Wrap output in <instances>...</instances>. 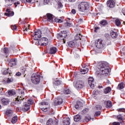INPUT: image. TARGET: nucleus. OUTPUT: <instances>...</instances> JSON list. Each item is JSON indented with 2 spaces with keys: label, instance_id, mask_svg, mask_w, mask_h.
Returning <instances> with one entry per match:
<instances>
[{
  "label": "nucleus",
  "instance_id": "a211bd4d",
  "mask_svg": "<svg viewBox=\"0 0 125 125\" xmlns=\"http://www.w3.org/2000/svg\"><path fill=\"white\" fill-rule=\"evenodd\" d=\"M53 84L54 86H57L58 85H60L61 84V81L56 79L53 81Z\"/></svg>",
  "mask_w": 125,
  "mask_h": 125
},
{
  "label": "nucleus",
  "instance_id": "bf43d9fd",
  "mask_svg": "<svg viewBox=\"0 0 125 125\" xmlns=\"http://www.w3.org/2000/svg\"><path fill=\"white\" fill-rule=\"evenodd\" d=\"M30 24H28V27H27V26H26L25 27V29H24V31H28V30H30Z\"/></svg>",
  "mask_w": 125,
  "mask_h": 125
},
{
  "label": "nucleus",
  "instance_id": "bb28decb",
  "mask_svg": "<svg viewBox=\"0 0 125 125\" xmlns=\"http://www.w3.org/2000/svg\"><path fill=\"white\" fill-rule=\"evenodd\" d=\"M111 90H112L111 87H107L104 89V93L105 94H107V93H109V92H110Z\"/></svg>",
  "mask_w": 125,
  "mask_h": 125
},
{
  "label": "nucleus",
  "instance_id": "a18cd8bd",
  "mask_svg": "<svg viewBox=\"0 0 125 125\" xmlns=\"http://www.w3.org/2000/svg\"><path fill=\"white\" fill-rule=\"evenodd\" d=\"M3 52L5 54H8V53H9V51L8 50V48H4Z\"/></svg>",
  "mask_w": 125,
  "mask_h": 125
},
{
  "label": "nucleus",
  "instance_id": "dca6fc26",
  "mask_svg": "<svg viewBox=\"0 0 125 125\" xmlns=\"http://www.w3.org/2000/svg\"><path fill=\"white\" fill-rule=\"evenodd\" d=\"M82 107H83V103L81 102L80 101H79L77 102V104L75 105V108L77 110H80V109H81Z\"/></svg>",
  "mask_w": 125,
  "mask_h": 125
},
{
  "label": "nucleus",
  "instance_id": "393cba45",
  "mask_svg": "<svg viewBox=\"0 0 125 125\" xmlns=\"http://www.w3.org/2000/svg\"><path fill=\"white\" fill-rule=\"evenodd\" d=\"M9 64L12 67V66H15L16 65V60L15 59L11 60Z\"/></svg>",
  "mask_w": 125,
  "mask_h": 125
},
{
  "label": "nucleus",
  "instance_id": "a19ab883",
  "mask_svg": "<svg viewBox=\"0 0 125 125\" xmlns=\"http://www.w3.org/2000/svg\"><path fill=\"white\" fill-rule=\"evenodd\" d=\"M124 88V83H121L118 84V89H123Z\"/></svg>",
  "mask_w": 125,
  "mask_h": 125
},
{
  "label": "nucleus",
  "instance_id": "2eb2a0df",
  "mask_svg": "<svg viewBox=\"0 0 125 125\" xmlns=\"http://www.w3.org/2000/svg\"><path fill=\"white\" fill-rule=\"evenodd\" d=\"M29 110H30V105H28L27 103H24L22 107V110L24 111V112H27V111Z\"/></svg>",
  "mask_w": 125,
  "mask_h": 125
},
{
  "label": "nucleus",
  "instance_id": "72a5a7b5",
  "mask_svg": "<svg viewBox=\"0 0 125 125\" xmlns=\"http://www.w3.org/2000/svg\"><path fill=\"white\" fill-rule=\"evenodd\" d=\"M82 36L81 35V34H77L75 36V40L74 41H79V40H82Z\"/></svg>",
  "mask_w": 125,
  "mask_h": 125
},
{
  "label": "nucleus",
  "instance_id": "774afa93",
  "mask_svg": "<svg viewBox=\"0 0 125 125\" xmlns=\"http://www.w3.org/2000/svg\"><path fill=\"white\" fill-rule=\"evenodd\" d=\"M122 13L124 14V15H125V8L123 9Z\"/></svg>",
  "mask_w": 125,
  "mask_h": 125
},
{
  "label": "nucleus",
  "instance_id": "49530a36",
  "mask_svg": "<svg viewBox=\"0 0 125 125\" xmlns=\"http://www.w3.org/2000/svg\"><path fill=\"white\" fill-rule=\"evenodd\" d=\"M95 108L97 110H101V109H102V106L100 105H97L95 106Z\"/></svg>",
  "mask_w": 125,
  "mask_h": 125
},
{
  "label": "nucleus",
  "instance_id": "a878e982",
  "mask_svg": "<svg viewBox=\"0 0 125 125\" xmlns=\"http://www.w3.org/2000/svg\"><path fill=\"white\" fill-rule=\"evenodd\" d=\"M110 36H111V38H112L113 39H116V38H117V37H118V33H117V32H115L114 31H111L110 32Z\"/></svg>",
  "mask_w": 125,
  "mask_h": 125
},
{
  "label": "nucleus",
  "instance_id": "f257e3e1",
  "mask_svg": "<svg viewBox=\"0 0 125 125\" xmlns=\"http://www.w3.org/2000/svg\"><path fill=\"white\" fill-rule=\"evenodd\" d=\"M98 70L96 71L97 75L108 76L109 74V67L106 66V62H101L98 65Z\"/></svg>",
  "mask_w": 125,
  "mask_h": 125
},
{
  "label": "nucleus",
  "instance_id": "58836bf2",
  "mask_svg": "<svg viewBox=\"0 0 125 125\" xmlns=\"http://www.w3.org/2000/svg\"><path fill=\"white\" fill-rule=\"evenodd\" d=\"M12 82H13V78H12V76H9V78L7 80V83H12Z\"/></svg>",
  "mask_w": 125,
  "mask_h": 125
},
{
  "label": "nucleus",
  "instance_id": "c9c22d12",
  "mask_svg": "<svg viewBox=\"0 0 125 125\" xmlns=\"http://www.w3.org/2000/svg\"><path fill=\"white\" fill-rule=\"evenodd\" d=\"M53 124V120L49 119L46 122V125H52Z\"/></svg>",
  "mask_w": 125,
  "mask_h": 125
},
{
  "label": "nucleus",
  "instance_id": "338daca9",
  "mask_svg": "<svg viewBox=\"0 0 125 125\" xmlns=\"http://www.w3.org/2000/svg\"><path fill=\"white\" fill-rule=\"evenodd\" d=\"M16 75L18 77H20V76H21V73L18 72L16 74Z\"/></svg>",
  "mask_w": 125,
  "mask_h": 125
},
{
  "label": "nucleus",
  "instance_id": "e433bc0d",
  "mask_svg": "<svg viewBox=\"0 0 125 125\" xmlns=\"http://www.w3.org/2000/svg\"><path fill=\"white\" fill-rule=\"evenodd\" d=\"M18 119L17 116H14L13 117L12 119V124H15L17 122Z\"/></svg>",
  "mask_w": 125,
  "mask_h": 125
},
{
  "label": "nucleus",
  "instance_id": "de8ad7c7",
  "mask_svg": "<svg viewBox=\"0 0 125 125\" xmlns=\"http://www.w3.org/2000/svg\"><path fill=\"white\" fill-rule=\"evenodd\" d=\"M88 112V109L85 108L82 111V114L83 115L84 114H86Z\"/></svg>",
  "mask_w": 125,
  "mask_h": 125
},
{
  "label": "nucleus",
  "instance_id": "5701e85b",
  "mask_svg": "<svg viewBox=\"0 0 125 125\" xmlns=\"http://www.w3.org/2000/svg\"><path fill=\"white\" fill-rule=\"evenodd\" d=\"M80 72L81 74H82V75H84L86 74L87 72H88V69H87V68L84 67L83 69H81Z\"/></svg>",
  "mask_w": 125,
  "mask_h": 125
},
{
  "label": "nucleus",
  "instance_id": "2f4dec72",
  "mask_svg": "<svg viewBox=\"0 0 125 125\" xmlns=\"http://www.w3.org/2000/svg\"><path fill=\"white\" fill-rule=\"evenodd\" d=\"M34 40L33 43H35L36 45H41V42H40V40H38L39 39H35V38H34Z\"/></svg>",
  "mask_w": 125,
  "mask_h": 125
},
{
  "label": "nucleus",
  "instance_id": "f3484780",
  "mask_svg": "<svg viewBox=\"0 0 125 125\" xmlns=\"http://www.w3.org/2000/svg\"><path fill=\"white\" fill-rule=\"evenodd\" d=\"M42 34H44V35H47L48 33H50V31L47 28H42V30L41 31Z\"/></svg>",
  "mask_w": 125,
  "mask_h": 125
},
{
  "label": "nucleus",
  "instance_id": "b1692460",
  "mask_svg": "<svg viewBox=\"0 0 125 125\" xmlns=\"http://www.w3.org/2000/svg\"><path fill=\"white\" fill-rule=\"evenodd\" d=\"M57 51V49L56 47H52L50 48V54H55V53H56V52Z\"/></svg>",
  "mask_w": 125,
  "mask_h": 125
},
{
  "label": "nucleus",
  "instance_id": "6e6d98bb",
  "mask_svg": "<svg viewBox=\"0 0 125 125\" xmlns=\"http://www.w3.org/2000/svg\"><path fill=\"white\" fill-rule=\"evenodd\" d=\"M47 107H42L41 108L42 111H43V112H46V111H47Z\"/></svg>",
  "mask_w": 125,
  "mask_h": 125
},
{
  "label": "nucleus",
  "instance_id": "09e8293b",
  "mask_svg": "<svg viewBox=\"0 0 125 125\" xmlns=\"http://www.w3.org/2000/svg\"><path fill=\"white\" fill-rule=\"evenodd\" d=\"M91 119V118L90 117H86L84 119L85 122H89V121Z\"/></svg>",
  "mask_w": 125,
  "mask_h": 125
},
{
  "label": "nucleus",
  "instance_id": "e2e57ef3",
  "mask_svg": "<svg viewBox=\"0 0 125 125\" xmlns=\"http://www.w3.org/2000/svg\"><path fill=\"white\" fill-rule=\"evenodd\" d=\"M112 125H120V123L114 122L113 123H112Z\"/></svg>",
  "mask_w": 125,
  "mask_h": 125
},
{
  "label": "nucleus",
  "instance_id": "79ce46f5",
  "mask_svg": "<svg viewBox=\"0 0 125 125\" xmlns=\"http://www.w3.org/2000/svg\"><path fill=\"white\" fill-rule=\"evenodd\" d=\"M115 23L116 26H118V27H119V26H120V25H121V21H120V20L117 19L115 20Z\"/></svg>",
  "mask_w": 125,
  "mask_h": 125
},
{
  "label": "nucleus",
  "instance_id": "cd10ccee",
  "mask_svg": "<svg viewBox=\"0 0 125 125\" xmlns=\"http://www.w3.org/2000/svg\"><path fill=\"white\" fill-rule=\"evenodd\" d=\"M71 54H73L75 57H78V56H79L78 54V50L75 49H73L71 50Z\"/></svg>",
  "mask_w": 125,
  "mask_h": 125
},
{
  "label": "nucleus",
  "instance_id": "7c9ffc66",
  "mask_svg": "<svg viewBox=\"0 0 125 125\" xmlns=\"http://www.w3.org/2000/svg\"><path fill=\"white\" fill-rule=\"evenodd\" d=\"M1 102L3 105H7L9 102L7 100V99L3 98L1 100Z\"/></svg>",
  "mask_w": 125,
  "mask_h": 125
},
{
  "label": "nucleus",
  "instance_id": "9d476101",
  "mask_svg": "<svg viewBox=\"0 0 125 125\" xmlns=\"http://www.w3.org/2000/svg\"><path fill=\"white\" fill-rule=\"evenodd\" d=\"M47 39L45 37H43L40 40V44L42 46H45V45H47Z\"/></svg>",
  "mask_w": 125,
  "mask_h": 125
},
{
  "label": "nucleus",
  "instance_id": "680f3d73",
  "mask_svg": "<svg viewBox=\"0 0 125 125\" xmlns=\"http://www.w3.org/2000/svg\"><path fill=\"white\" fill-rule=\"evenodd\" d=\"M49 3V0H44V4H47V3Z\"/></svg>",
  "mask_w": 125,
  "mask_h": 125
},
{
  "label": "nucleus",
  "instance_id": "412c9836",
  "mask_svg": "<svg viewBox=\"0 0 125 125\" xmlns=\"http://www.w3.org/2000/svg\"><path fill=\"white\" fill-rule=\"evenodd\" d=\"M63 124L64 125H70V118H64Z\"/></svg>",
  "mask_w": 125,
  "mask_h": 125
},
{
  "label": "nucleus",
  "instance_id": "39448f33",
  "mask_svg": "<svg viewBox=\"0 0 125 125\" xmlns=\"http://www.w3.org/2000/svg\"><path fill=\"white\" fill-rule=\"evenodd\" d=\"M89 8V5L86 2H82L79 5V9L80 11L83 12Z\"/></svg>",
  "mask_w": 125,
  "mask_h": 125
},
{
  "label": "nucleus",
  "instance_id": "4c0bfd02",
  "mask_svg": "<svg viewBox=\"0 0 125 125\" xmlns=\"http://www.w3.org/2000/svg\"><path fill=\"white\" fill-rule=\"evenodd\" d=\"M55 21L56 23H62V22H63V20L62 19V18H61L60 19L56 18Z\"/></svg>",
  "mask_w": 125,
  "mask_h": 125
},
{
  "label": "nucleus",
  "instance_id": "6e6552de",
  "mask_svg": "<svg viewBox=\"0 0 125 125\" xmlns=\"http://www.w3.org/2000/svg\"><path fill=\"white\" fill-rule=\"evenodd\" d=\"M33 37L35 40H39L40 38L42 37V30H38L37 31L35 32L34 33Z\"/></svg>",
  "mask_w": 125,
  "mask_h": 125
},
{
  "label": "nucleus",
  "instance_id": "603ef678",
  "mask_svg": "<svg viewBox=\"0 0 125 125\" xmlns=\"http://www.w3.org/2000/svg\"><path fill=\"white\" fill-rule=\"evenodd\" d=\"M118 112H123V113H125V108H120V109H119L118 110Z\"/></svg>",
  "mask_w": 125,
  "mask_h": 125
},
{
  "label": "nucleus",
  "instance_id": "7ed1b4c3",
  "mask_svg": "<svg viewBox=\"0 0 125 125\" xmlns=\"http://www.w3.org/2000/svg\"><path fill=\"white\" fill-rule=\"evenodd\" d=\"M31 82L34 84H38L41 82V76L39 74H33L31 77Z\"/></svg>",
  "mask_w": 125,
  "mask_h": 125
},
{
  "label": "nucleus",
  "instance_id": "4468645a",
  "mask_svg": "<svg viewBox=\"0 0 125 125\" xmlns=\"http://www.w3.org/2000/svg\"><path fill=\"white\" fill-rule=\"evenodd\" d=\"M68 44L70 47H74V46H77V44L78 45H79L75 40L68 42Z\"/></svg>",
  "mask_w": 125,
  "mask_h": 125
},
{
  "label": "nucleus",
  "instance_id": "c85d7f7f",
  "mask_svg": "<svg viewBox=\"0 0 125 125\" xmlns=\"http://www.w3.org/2000/svg\"><path fill=\"white\" fill-rule=\"evenodd\" d=\"M23 99H25V98L23 97V95H21V96L20 97L18 96L16 98V101H18L20 104L21 103V100H23Z\"/></svg>",
  "mask_w": 125,
  "mask_h": 125
},
{
  "label": "nucleus",
  "instance_id": "37998d69",
  "mask_svg": "<svg viewBox=\"0 0 125 125\" xmlns=\"http://www.w3.org/2000/svg\"><path fill=\"white\" fill-rule=\"evenodd\" d=\"M64 94H70L71 93V91L69 89H66L64 90Z\"/></svg>",
  "mask_w": 125,
  "mask_h": 125
},
{
  "label": "nucleus",
  "instance_id": "ea45409f",
  "mask_svg": "<svg viewBox=\"0 0 125 125\" xmlns=\"http://www.w3.org/2000/svg\"><path fill=\"white\" fill-rule=\"evenodd\" d=\"M101 25H102L103 26H105L108 24V22L105 20H103L100 22Z\"/></svg>",
  "mask_w": 125,
  "mask_h": 125
},
{
  "label": "nucleus",
  "instance_id": "f704fd0d",
  "mask_svg": "<svg viewBox=\"0 0 125 125\" xmlns=\"http://www.w3.org/2000/svg\"><path fill=\"white\" fill-rule=\"evenodd\" d=\"M8 93L9 95H15L16 94V92H15V91L14 90H11L8 91Z\"/></svg>",
  "mask_w": 125,
  "mask_h": 125
},
{
  "label": "nucleus",
  "instance_id": "69168bd1",
  "mask_svg": "<svg viewBox=\"0 0 125 125\" xmlns=\"http://www.w3.org/2000/svg\"><path fill=\"white\" fill-rule=\"evenodd\" d=\"M71 12L73 14H76V10L75 9H72L71 10Z\"/></svg>",
  "mask_w": 125,
  "mask_h": 125
},
{
  "label": "nucleus",
  "instance_id": "473e14b6",
  "mask_svg": "<svg viewBox=\"0 0 125 125\" xmlns=\"http://www.w3.org/2000/svg\"><path fill=\"white\" fill-rule=\"evenodd\" d=\"M3 75H9V77H12V73L8 72V69H5L3 72Z\"/></svg>",
  "mask_w": 125,
  "mask_h": 125
},
{
  "label": "nucleus",
  "instance_id": "9b49d317",
  "mask_svg": "<svg viewBox=\"0 0 125 125\" xmlns=\"http://www.w3.org/2000/svg\"><path fill=\"white\" fill-rule=\"evenodd\" d=\"M6 13H4V15L8 16V17H11V16L14 15V12L9 9H7L6 10Z\"/></svg>",
  "mask_w": 125,
  "mask_h": 125
},
{
  "label": "nucleus",
  "instance_id": "864d4df0",
  "mask_svg": "<svg viewBox=\"0 0 125 125\" xmlns=\"http://www.w3.org/2000/svg\"><path fill=\"white\" fill-rule=\"evenodd\" d=\"M117 119L119 121H122L123 117H122V115H118L117 116Z\"/></svg>",
  "mask_w": 125,
  "mask_h": 125
},
{
  "label": "nucleus",
  "instance_id": "3c124183",
  "mask_svg": "<svg viewBox=\"0 0 125 125\" xmlns=\"http://www.w3.org/2000/svg\"><path fill=\"white\" fill-rule=\"evenodd\" d=\"M27 103H28L27 105H29V107H30V105H32V104H33V101L30 99L27 101Z\"/></svg>",
  "mask_w": 125,
  "mask_h": 125
},
{
  "label": "nucleus",
  "instance_id": "052dcab7",
  "mask_svg": "<svg viewBox=\"0 0 125 125\" xmlns=\"http://www.w3.org/2000/svg\"><path fill=\"white\" fill-rule=\"evenodd\" d=\"M93 95H97V94H98V92H97V91L96 90H94L93 92Z\"/></svg>",
  "mask_w": 125,
  "mask_h": 125
},
{
  "label": "nucleus",
  "instance_id": "0eeeda50",
  "mask_svg": "<svg viewBox=\"0 0 125 125\" xmlns=\"http://www.w3.org/2000/svg\"><path fill=\"white\" fill-rule=\"evenodd\" d=\"M43 18L44 21H47L48 22H53V15L49 13L47 14Z\"/></svg>",
  "mask_w": 125,
  "mask_h": 125
},
{
  "label": "nucleus",
  "instance_id": "13d9d810",
  "mask_svg": "<svg viewBox=\"0 0 125 125\" xmlns=\"http://www.w3.org/2000/svg\"><path fill=\"white\" fill-rule=\"evenodd\" d=\"M101 114V112L100 111H97L95 113V116L97 117V116H99Z\"/></svg>",
  "mask_w": 125,
  "mask_h": 125
},
{
  "label": "nucleus",
  "instance_id": "ddd939ff",
  "mask_svg": "<svg viewBox=\"0 0 125 125\" xmlns=\"http://www.w3.org/2000/svg\"><path fill=\"white\" fill-rule=\"evenodd\" d=\"M115 4V1H114L113 0H109L107 1V5L110 8H113V7H114Z\"/></svg>",
  "mask_w": 125,
  "mask_h": 125
},
{
  "label": "nucleus",
  "instance_id": "5fc2aeb1",
  "mask_svg": "<svg viewBox=\"0 0 125 125\" xmlns=\"http://www.w3.org/2000/svg\"><path fill=\"white\" fill-rule=\"evenodd\" d=\"M65 25L67 27H71L72 26V24L67 22L65 23Z\"/></svg>",
  "mask_w": 125,
  "mask_h": 125
},
{
  "label": "nucleus",
  "instance_id": "f03ea898",
  "mask_svg": "<svg viewBox=\"0 0 125 125\" xmlns=\"http://www.w3.org/2000/svg\"><path fill=\"white\" fill-rule=\"evenodd\" d=\"M95 46L97 48H104L106 46V42L101 39H97L95 41Z\"/></svg>",
  "mask_w": 125,
  "mask_h": 125
},
{
  "label": "nucleus",
  "instance_id": "1a4fd4ad",
  "mask_svg": "<svg viewBox=\"0 0 125 125\" xmlns=\"http://www.w3.org/2000/svg\"><path fill=\"white\" fill-rule=\"evenodd\" d=\"M54 102L55 105H61V104H62V103H63V99L60 97H58L56 99H55Z\"/></svg>",
  "mask_w": 125,
  "mask_h": 125
},
{
  "label": "nucleus",
  "instance_id": "0e129e2a",
  "mask_svg": "<svg viewBox=\"0 0 125 125\" xmlns=\"http://www.w3.org/2000/svg\"><path fill=\"white\" fill-rule=\"evenodd\" d=\"M14 4L15 5V7H17V5H18V4H20V2H15Z\"/></svg>",
  "mask_w": 125,
  "mask_h": 125
},
{
  "label": "nucleus",
  "instance_id": "c03bdc74",
  "mask_svg": "<svg viewBox=\"0 0 125 125\" xmlns=\"http://www.w3.org/2000/svg\"><path fill=\"white\" fill-rule=\"evenodd\" d=\"M40 105L42 106V107H43V106H46L48 105V103L47 102H42L40 103Z\"/></svg>",
  "mask_w": 125,
  "mask_h": 125
},
{
  "label": "nucleus",
  "instance_id": "6ab92c4d",
  "mask_svg": "<svg viewBox=\"0 0 125 125\" xmlns=\"http://www.w3.org/2000/svg\"><path fill=\"white\" fill-rule=\"evenodd\" d=\"M74 120L75 122H80V121H81V120H82V116H81L79 114L75 115L74 117Z\"/></svg>",
  "mask_w": 125,
  "mask_h": 125
},
{
  "label": "nucleus",
  "instance_id": "4d7b16f0",
  "mask_svg": "<svg viewBox=\"0 0 125 125\" xmlns=\"http://www.w3.org/2000/svg\"><path fill=\"white\" fill-rule=\"evenodd\" d=\"M58 4L59 5V7L60 8L61 7H62L63 5H62V3L61 2H58Z\"/></svg>",
  "mask_w": 125,
  "mask_h": 125
},
{
  "label": "nucleus",
  "instance_id": "aec40b11",
  "mask_svg": "<svg viewBox=\"0 0 125 125\" xmlns=\"http://www.w3.org/2000/svg\"><path fill=\"white\" fill-rule=\"evenodd\" d=\"M104 104L106 105V108H111L112 107V102L111 101L104 102Z\"/></svg>",
  "mask_w": 125,
  "mask_h": 125
},
{
  "label": "nucleus",
  "instance_id": "20e7f679",
  "mask_svg": "<svg viewBox=\"0 0 125 125\" xmlns=\"http://www.w3.org/2000/svg\"><path fill=\"white\" fill-rule=\"evenodd\" d=\"M73 85L75 88L79 90L84 86V82L82 80H78L73 83Z\"/></svg>",
  "mask_w": 125,
  "mask_h": 125
},
{
  "label": "nucleus",
  "instance_id": "4be33fe9",
  "mask_svg": "<svg viewBox=\"0 0 125 125\" xmlns=\"http://www.w3.org/2000/svg\"><path fill=\"white\" fill-rule=\"evenodd\" d=\"M15 0H6L5 1V3L8 6H11L12 4H13Z\"/></svg>",
  "mask_w": 125,
  "mask_h": 125
},
{
  "label": "nucleus",
  "instance_id": "c756f323",
  "mask_svg": "<svg viewBox=\"0 0 125 125\" xmlns=\"http://www.w3.org/2000/svg\"><path fill=\"white\" fill-rule=\"evenodd\" d=\"M13 113V111L10 109L7 110L6 111V114L8 117H11V116H12Z\"/></svg>",
  "mask_w": 125,
  "mask_h": 125
},
{
  "label": "nucleus",
  "instance_id": "8fccbe9b",
  "mask_svg": "<svg viewBox=\"0 0 125 125\" xmlns=\"http://www.w3.org/2000/svg\"><path fill=\"white\" fill-rule=\"evenodd\" d=\"M11 28L12 30H15L17 29V26L16 25H11Z\"/></svg>",
  "mask_w": 125,
  "mask_h": 125
},
{
  "label": "nucleus",
  "instance_id": "f8f14e48",
  "mask_svg": "<svg viewBox=\"0 0 125 125\" xmlns=\"http://www.w3.org/2000/svg\"><path fill=\"white\" fill-rule=\"evenodd\" d=\"M88 83L91 88H94V79L92 77L89 78Z\"/></svg>",
  "mask_w": 125,
  "mask_h": 125
},
{
  "label": "nucleus",
  "instance_id": "423d86ee",
  "mask_svg": "<svg viewBox=\"0 0 125 125\" xmlns=\"http://www.w3.org/2000/svg\"><path fill=\"white\" fill-rule=\"evenodd\" d=\"M67 32L65 31H63L62 32L61 34H59L58 36V39L59 40H61V41H63V43H65V39L67 38Z\"/></svg>",
  "mask_w": 125,
  "mask_h": 125
}]
</instances>
